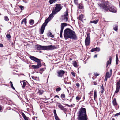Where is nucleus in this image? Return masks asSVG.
Returning <instances> with one entry per match:
<instances>
[{
    "label": "nucleus",
    "mask_w": 120,
    "mask_h": 120,
    "mask_svg": "<svg viewBox=\"0 0 120 120\" xmlns=\"http://www.w3.org/2000/svg\"><path fill=\"white\" fill-rule=\"evenodd\" d=\"M119 74L120 75V71L119 72Z\"/></svg>",
    "instance_id": "774afa93"
},
{
    "label": "nucleus",
    "mask_w": 120,
    "mask_h": 120,
    "mask_svg": "<svg viewBox=\"0 0 120 120\" xmlns=\"http://www.w3.org/2000/svg\"><path fill=\"white\" fill-rule=\"evenodd\" d=\"M53 11H52V13L49 15V17L45 20V22L43 24L40 30L41 34L43 33L45 26L47 24L48 22L53 17V15L56 14L53 13Z\"/></svg>",
    "instance_id": "20e7f679"
},
{
    "label": "nucleus",
    "mask_w": 120,
    "mask_h": 120,
    "mask_svg": "<svg viewBox=\"0 0 120 120\" xmlns=\"http://www.w3.org/2000/svg\"><path fill=\"white\" fill-rule=\"evenodd\" d=\"M79 120H87L86 110L85 108H81L78 112Z\"/></svg>",
    "instance_id": "7ed1b4c3"
},
{
    "label": "nucleus",
    "mask_w": 120,
    "mask_h": 120,
    "mask_svg": "<svg viewBox=\"0 0 120 120\" xmlns=\"http://www.w3.org/2000/svg\"><path fill=\"white\" fill-rule=\"evenodd\" d=\"M48 35L50 37L52 38H54V36L53 35H52L51 32H49L48 34Z\"/></svg>",
    "instance_id": "5701e85b"
},
{
    "label": "nucleus",
    "mask_w": 120,
    "mask_h": 120,
    "mask_svg": "<svg viewBox=\"0 0 120 120\" xmlns=\"http://www.w3.org/2000/svg\"><path fill=\"white\" fill-rule=\"evenodd\" d=\"M90 34H88L87 35V37L85 41L86 45V46H88L90 44Z\"/></svg>",
    "instance_id": "1a4fd4ad"
},
{
    "label": "nucleus",
    "mask_w": 120,
    "mask_h": 120,
    "mask_svg": "<svg viewBox=\"0 0 120 120\" xmlns=\"http://www.w3.org/2000/svg\"><path fill=\"white\" fill-rule=\"evenodd\" d=\"M24 21L25 23V24L26 25V18H25L24 19Z\"/></svg>",
    "instance_id": "c03bdc74"
},
{
    "label": "nucleus",
    "mask_w": 120,
    "mask_h": 120,
    "mask_svg": "<svg viewBox=\"0 0 120 120\" xmlns=\"http://www.w3.org/2000/svg\"><path fill=\"white\" fill-rule=\"evenodd\" d=\"M7 38L10 39L11 38V37L10 34H8L6 35Z\"/></svg>",
    "instance_id": "2f4dec72"
},
{
    "label": "nucleus",
    "mask_w": 120,
    "mask_h": 120,
    "mask_svg": "<svg viewBox=\"0 0 120 120\" xmlns=\"http://www.w3.org/2000/svg\"><path fill=\"white\" fill-rule=\"evenodd\" d=\"M108 78L106 77H105V80L106 81L107 80Z\"/></svg>",
    "instance_id": "13d9d810"
},
{
    "label": "nucleus",
    "mask_w": 120,
    "mask_h": 120,
    "mask_svg": "<svg viewBox=\"0 0 120 120\" xmlns=\"http://www.w3.org/2000/svg\"><path fill=\"white\" fill-rule=\"evenodd\" d=\"M44 69L43 68H42V69H40V71H44Z\"/></svg>",
    "instance_id": "5fc2aeb1"
},
{
    "label": "nucleus",
    "mask_w": 120,
    "mask_h": 120,
    "mask_svg": "<svg viewBox=\"0 0 120 120\" xmlns=\"http://www.w3.org/2000/svg\"><path fill=\"white\" fill-rule=\"evenodd\" d=\"M49 2L50 3V4H52L54 2L53 0H50L49 1Z\"/></svg>",
    "instance_id": "72a5a7b5"
},
{
    "label": "nucleus",
    "mask_w": 120,
    "mask_h": 120,
    "mask_svg": "<svg viewBox=\"0 0 120 120\" xmlns=\"http://www.w3.org/2000/svg\"><path fill=\"white\" fill-rule=\"evenodd\" d=\"M112 69H110V73L111 74H112Z\"/></svg>",
    "instance_id": "864d4df0"
},
{
    "label": "nucleus",
    "mask_w": 120,
    "mask_h": 120,
    "mask_svg": "<svg viewBox=\"0 0 120 120\" xmlns=\"http://www.w3.org/2000/svg\"><path fill=\"white\" fill-rule=\"evenodd\" d=\"M20 83L22 86V87L24 88L26 85V83L24 82L23 81H22L20 82Z\"/></svg>",
    "instance_id": "2eb2a0df"
},
{
    "label": "nucleus",
    "mask_w": 120,
    "mask_h": 120,
    "mask_svg": "<svg viewBox=\"0 0 120 120\" xmlns=\"http://www.w3.org/2000/svg\"><path fill=\"white\" fill-rule=\"evenodd\" d=\"M118 57L116 58V61H118Z\"/></svg>",
    "instance_id": "de8ad7c7"
},
{
    "label": "nucleus",
    "mask_w": 120,
    "mask_h": 120,
    "mask_svg": "<svg viewBox=\"0 0 120 120\" xmlns=\"http://www.w3.org/2000/svg\"><path fill=\"white\" fill-rule=\"evenodd\" d=\"M93 91H91V92H90V94H92V93H91V92H93Z\"/></svg>",
    "instance_id": "e2e57ef3"
},
{
    "label": "nucleus",
    "mask_w": 120,
    "mask_h": 120,
    "mask_svg": "<svg viewBox=\"0 0 120 120\" xmlns=\"http://www.w3.org/2000/svg\"><path fill=\"white\" fill-rule=\"evenodd\" d=\"M66 105L68 106V107H70V106L69 105H68V104H67Z\"/></svg>",
    "instance_id": "0e129e2a"
},
{
    "label": "nucleus",
    "mask_w": 120,
    "mask_h": 120,
    "mask_svg": "<svg viewBox=\"0 0 120 120\" xmlns=\"http://www.w3.org/2000/svg\"><path fill=\"white\" fill-rule=\"evenodd\" d=\"M73 66L75 67H77V62L76 61H75L73 62Z\"/></svg>",
    "instance_id": "bb28decb"
},
{
    "label": "nucleus",
    "mask_w": 120,
    "mask_h": 120,
    "mask_svg": "<svg viewBox=\"0 0 120 120\" xmlns=\"http://www.w3.org/2000/svg\"><path fill=\"white\" fill-rule=\"evenodd\" d=\"M4 20L7 21H8L9 20V19L8 17L7 16H5L4 17Z\"/></svg>",
    "instance_id": "cd10ccee"
},
{
    "label": "nucleus",
    "mask_w": 120,
    "mask_h": 120,
    "mask_svg": "<svg viewBox=\"0 0 120 120\" xmlns=\"http://www.w3.org/2000/svg\"><path fill=\"white\" fill-rule=\"evenodd\" d=\"M67 25L66 23L64 22L61 23V29L60 33V36L61 38H62V33L64 28Z\"/></svg>",
    "instance_id": "6e6552de"
},
{
    "label": "nucleus",
    "mask_w": 120,
    "mask_h": 120,
    "mask_svg": "<svg viewBox=\"0 0 120 120\" xmlns=\"http://www.w3.org/2000/svg\"><path fill=\"white\" fill-rule=\"evenodd\" d=\"M58 107L61 110L63 111L65 110L66 109V108L63 106L60 103L58 105Z\"/></svg>",
    "instance_id": "ddd939ff"
},
{
    "label": "nucleus",
    "mask_w": 120,
    "mask_h": 120,
    "mask_svg": "<svg viewBox=\"0 0 120 120\" xmlns=\"http://www.w3.org/2000/svg\"><path fill=\"white\" fill-rule=\"evenodd\" d=\"M19 7H20V9H21V10H22V9L23 8H24V7L23 6L21 5V6H19Z\"/></svg>",
    "instance_id": "79ce46f5"
},
{
    "label": "nucleus",
    "mask_w": 120,
    "mask_h": 120,
    "mask_svg": "<svg viewBox=\"0 0 120 120\" xmlns=\"http://www.w3.org/2000/svg\"><path fill=\"white\" fill-rule=\"evenodd\" d=\"M111 74H109V72H107L106 73L105 77L109 78L111 77Z\"/></svg>",
    "instance_id": "dca6fc26"
},
{
    "label": "nucleus",
    "mask_w": 120,
    "mask_h": 120,
    "mask_svg": "<svg viewBox=\"0 0 120 120\" xmlns=\"http://www.w3.org/2000/svg\"><path fill=\"white\" fill-rule=\"evenodd\" d=\"M55 117L56 120H60L57 116H55Z\"/></svg>",
    "instance_id": "f704fd0d"
},
{
    "label": "nucleus",
    "mask_w": 120,
    "mask_h": 120,
    "mask_svg": "<svg viewBox=\"0 0 120 120\" xmlns=\"http://www.w3.org/2000/svg\"><path fill=\"white\" fill-rule=\"evenodd\" d=\"M116 90L115 93H117L119 91L120 88V79H119V80L116 84Z\"/></svg>",
    "instance_id": "9b49d317"
},
{
    "label": "nucleus",
    "mask_w": 120,
    "mask_h": 120,
    "mask_svg": "<svg viewBox=\"0 0 120 120\" xmlns=\"http://www.w3.org/2000/svg\"><path fill=\"white\" fill-rule=\"evenodd\" d=\"M43 93V91L42 90H38V93L40 95H42Z\"/></svg>",
    "instance_id": "4be33fe9"
},
{
    "label": "nucleus",
    "mask_w": 120,
    "mask_h": 120,
    "mask_svg": "<svg viewBox=\"0 0 120 120\" xmlns=\"http://www.w3.org/2000/svg\"><path fill=\"white\" fill-rule=\"evenodd\" d=\"M76 85L77 87L79 88V87L80 85L79 83H77L76 84Z\"/></svg>",
    "instance_id": "ea45409f"
},
{
    "label": "nucleus",
    "mask_w": 120,
    "mask_h": 120,
    "mask_svg": "<svg viewBox=\"0 0 120 120\" xmlns=\"http://www.w3.org/2000/svg\"><path fill=\"white\" fill-rule=\"evenodd\" d=\"M57 0H53V2H55V1H57Z\"/></svg>",
    "instance_id": "69168bd1"
},
{
    "label": "nucleus",
    "mask_w": 120,
    "mask_h": 120,
    "mask_svg": "<svg viewBox=\"0 0 120 120\" xmlns=\"http://www.w3.org/2000/svg\"><path fill=\"white\" fill-rule=\"evenodd\" d=\"M101 90V93H102V94L103 93V92H104V90Z\"/></svg>",
    "instance_id": "4d7b16f0"
},
{
    "label": "nucleus",
    "mask_w": 120,
    "mask_h": 120,
    "mask_svg": "<svg viewBox=\"0 0 120 120\" xmlns=\"http://www.w3.org/2000/svg\"><path fill=\"white\" fill-rule=\"evenodd\" d=\"M112 120H115V119H114V118H112Z\"/></svg>",
    "instance_id": "338daca9"
},
{
    "label": "nucleus",
    "mask_w": 120,
    "mask_h": 120,
    "mask_svg": "<svg viewBox=\"0 0 120 120\" xmlns=\"http://www.w3.org/2000/svg\"><path fill=\"white\" fill-rule=\"evenodd\" d=\"M24 19H23L21 22V24H23V22H24Z\"/></svg>",
    "instance_id": "3c124183"
},
{
    "label": "nucleus",
    "mask_w": 120,
    "mask_h": 120,
    "mask_svg": "<svg viewBox=\"0 0 120 120\" xmlns=\"http://www.w3.org/2000/svg\"><path fill=\"white\" fill-rule=\"evenodd\" d=\"M81 97L80 96H77L76 98V100H79L80 99H81Z\"/></svg>",
    "instance_id": "c756f323"
},
{
    "label": "nucleus",
    "mask_w": 120,
    "mask_h": 120,
    "mask_svg": "<svg viewBox=\"0 0 120 120\" xmlns=\"http://www.w3.org/2000/svg\"><path fill=\"white\" fill-rule=\"evenodd\" d=\"M113 104L114 106L117 105V103L116 101V99L115 98H114L112 101Z\"/></svg>",
    "instance_id": "a211bd4d"
},
{
    "label": "nucleus",
    "mask_w": 120,
    "mask_h": 120,
    "mask_svg": "<svg viewBox=\"0 0 120 120\" xmlns=\"http://www.w3.org/2000/svg\"><path fill=\"white\" fill-rule=\"evenodd\" d=\"M99 75V74H98L97 73H96L95 74V76H98Z\"/></svg>",
    "instance_id": "09e8293b"
},
{
    "label": "nucleus",
    "mask_w": 120,
    "mask_h": 120,
    "mask_svg": "<svg viewBox=\"0 0 120 120\" xmlns=\"http://www.w3.org/2000/svg\"><path fill=\"white\" fill-rule=\"evenodd\" d=\"M65 73L64 71L63 70H60L57 72V76L58 77H62L63 76L64 74Z\"/></svg>",
    "instance_id": "9d476101"
},
{
    "label": "nucleus",
    "mask_w": 120,
    "mask_h": 120,
    "mask_svg": "<svg viewBox=\"0 0 120 120\" xmlns=\"http://www.w3.org/2000/svg\"><path fill=\"white\" fill-rule=\"evenodd\" d=\"M100 50V49L98 47H96V51H99Z\"/></svg>",
    "instance_id": "c9c22d12"
},
{
    "label": "nucleus",
    "mask_w": 120,
    "mask_h": 120,
    "mask_svg": "<svg viewBox=\"0 0 120 120\" xmlns=\"http://www.w3.org/2000/svg\"><path fill=\"white\" fill-rule=\"evenodd\" d=\"M101 7L104 11H107L108 10L112 12L115 13L117 11L115 7L112 6H109L108 1L104 2L101 5Z\"/></svg>",
    "instance_id": "f03ea898"
},
{
    "label": "nucleus",
    "mask_w": 120,
    "mask_h": 120,
    "mask_svg": "<svg viewBox=\"0 0 120 120\" xmlns=\"http://www.w3.org/2000/svg\"><path fill=\"white\" fill-rule=\"evenodd\" d=\"M113 28L114 30L116 31H117L118 30L117 26L116 25H115L113 26Z\"/></svg>",
    "instance_id": "b1692460"
},
{
    "label": "nucleus",
    "mask_w": 120,
    "mask_h": 120,
    "mask_svg": "<svg viewBox=\"0 0 120 120\" xmlns=\"http://www.w3.org/2000/svg\"><path fill=\"white\" fill-rule=\"evenodd\" d=\"M97 83L96 82H94V84L95 85H97Z\"/></svg>",
    "instance_id": "6e6d98bb"
},
{
    "label": "nucleus",
    "mask_w": 120,
    "mask_h": 120,
    "mask_svg": "<svg viewBox=\"0 0 120 120\" xmlns=\"http://www.w3.org/2000/svg\"><path fill=\"white\" fill-rule=\"evenodd\" d=\"M78 7L80 9H82L83 8V6L82 4L81 3H80L79 4V6Z\"/></svg>",
    "instance_id": "412c9836"
},
{
    "label": "nucleus",
    "mask_w": 120,
    "mask_h": 120,
    "mask_svg": "<svg viewBox=\"0 0 120 120\" xmlns=\"http://www.w3.org/2000/svg\"><path fill=\"white\" fill-rule=\"evenodd\" d=\"M64 36L66 40L68 38L76 39L77 37L75 33L69 28L65 29L64 32Z\"/></svg>",
    "instance_id": "f257e3e1"
},
{
    "label": "nucleus",
    "mask_w": 120,
    "mask_h": 120,
    "mask_svg": "<svg viewBox=\"0 0 120 120\" xmlns=\"http://www.w3.org/2000/svg\"><path fill=\"white\" fill-rule=\"evenodd\" d=\"M56 97H57L58 98H59V96H58V95H56L55 96V97L54 98H55Z\"/></svg>",
    "instance_id": "8fccbe9b"
},
{
    "label": "nucleus",
    "mask_w": 120,
    "mask_h": 120,
    "mask_svg": "<svg viewBox=\"0 0 120 120\" xmlns=\"http://www.w3.org/2000/svg\"><path fill=\"white\" fill-rule=\"evenodd\" d=\"M116 57H118V55L117 54H116Z\"/></svg>",
    "instance_id": "680f3d73"
},
{
    "label": "nucleus",
    "mask_w": 120,
    "mask_h": 120,
    "mask_svg": "<svg viewBox=\"0 0 120 120\" xmlns=\"http://www.w3.org/2000/svg\"><path fill=\"white\" fill-rule=\"evenodd\" d=\"M61 90V88L60 87L57 88L56 89V92H58L60 91Z\"/></svg>",
    "instance_id": "7c9ffc66"
},
{
    "label": "nucleus",
    "mask_w": 120,
    "mask_h": 120,
    "mask_svg": "<svg viewBox=\"0 0 120 120\" xmlns=\"http://www.w3.org/2000/svg\"><path fill=\"white\" fill-rule=\"evenodd\" d=\"M78 0H74V2L76 4H77Z\"/></svg>",
    "instance_id": "a19ab883"
},
{
    "label": "nucleus",
    "mask_w": 120,
    "mask_h": 120,
    "mask_svg": "<svg viewBox=\"0 0 120 120\" xmlns=\"http://www.w3.org/2000/svg\"><path fill=\"white\" fill-rule=\"evenodd\" d=\"M97 97V92L96 90H95L94 91V99L95 100L96 98Z\"/></svg>",
    "instance_id": "6ab92c4d"
},
{
    "label": "nucleus",
    "mask_w": 120,
    "mask_h": 120,
    "mask_svg": "<svg viewBox=\"0 0 120 120\" xmlns=\"http://www.w3.org/2000/svg\"><path fill=\"white\" fill-rule=\"evenodd\" d=\"M71 74L73 75V76H74L75 77V73L73 72H72L71 73Z\"/></svg>",
    "instance_id": "37998d69"
},
{
    "label": "nucleus",
    "mask_w": 120,
    "mask_h": 120,
    "mask_svg": "<svg viewBox=\"0 0 120 120\" xmlns=\"http://www.w3.org/2000/svg\"><path fill=\"white\" fill-rule=\"evenodd\" d=\"M55 6V9H53L52 11H53V13L56 14L61 10L62 7L61 5L59 4H56Z\"/></svg>",
    "instance_id": "0eeeda50"
},
{
    "label": "nucleus",
    "mask_w": 120,
    "mask_h": 120,
    "mask_svg": "<svg viewBox=\"0 0 120 120\" xmlns=\"http://www.w3.org/2000/svg\"><path fill=\"white\" fill-rule=\"evenodd\" d=\"M3 47V45L2 44L0 43V47Z\"/></svg>",
    "instance_id": "49530a36"
},
{
    "label": "nucleus",
    "mask_w": 120,
    "mask_h": 120,
    "mask_svg": "<svg viewBox=\"0 0 120 120\" xmlns=\"http://www.w3.org/2000/svg\"><path fill=\"white\" fill-rule=\"evenodd\" d=\"M30 58L32 60L38 63V64L36 65H33L32 67L34 69H37L40 68L41 66V64L40 60L34 56H30Z\"/></svg>",
    "instance_id": "39448f33"
},
{
    "label": "nucleus",
    "mask_w": 120,
    "mask_h": 120,
    "mask_svg": "<svg viewBox=\"0 0 120 120\" xmlns=\"http://www.w3.org/2000/svg\"><path fill=\"white\" fill-rule=\"evenodd\" d=\"M22 116L24 119H25V120H29L28 119V118H29L26 117L25 114L24 113L23 114Z\"/></svg>",
    "instance_id": "aec40b11"
},
{
    "label": "nucleus",
    "mask_w": 120,
    "mask_h": 120,
    "mask_svg": "<svg viewBox=\"0 0 120 120\" xmlns=\"http://www.w3.org/2000/svg\"><path fill=\"white\" fill-rule=\"evenodd\" d=\"M68 11L67 10L65 14L63 16L64 18L63 19L64 20L65 22H67L68 21Z\"/></svg>",
    "instance_id": "f8f14e48"
},
{
    "label": "nucleus",
    "mask_w": 120,
    "mask_h": 120,
    "mask_svg": "<svg viewBox=\"0 0 120 120\" xmlns=\"http://www.w3.org/2000/svg\"><path fill=\"white\" fill-rule=\"evenodd\" d=\"M61 98H64L65 97V96L64 94H61Z\"/></svg>",
    "instance_id": "e433bc0d"
},
{
    "label": "nucleus",
    "mask_w": 120,
    "mask_h": 120,
    "mask_svg": "<svg viewBox=\"0 0 120 120\" xmlns=\"http://www.w3.org/2000/svg\"><path fill=\"white\" fill-rule=\"evenodd\" d=\"M84 17V16L83 15H80L79 18V20L81 21H82Z\"/></svg>",
    "instance_id": "f3484780"
},
{
    "label": "nucleus",
    "mask_w": 120,
    "mask_h": 120,
    "mask_svg": "<svg viewBox=\"0 0 120 120\" xmlns=\"http://www.w3.org/2000/svg\"><path fill=\"white\" fill-rule=\"evenodd\" d=\"M112 60V58L111 57H110L109 58V60L106 63L107 64V66H106V67H107V66L109 65V64H111V62Z\"/></svg>",
    "instance_id": "4468645a"
},
{
    "label": "nucleus",
    "mask_w": 120,
    "mask_h": 120,
    "mask_svg": "<svg viewBox=\"0 0 120 120\" xmlns=\"http://www.w3.org/2000/svg\"><path fill=\"white\" fill-rule=\"evenodd\" d=\"M96 48L92 49L91 50V51L92 52L96 51Z\"/></svg>",
    "instance_id": "4c0bfd02"
},
{
    "label": "nucleus",
    "mask_w": 120,
    "mask_h": 120,
    "mask_svg": "<svg viewBox=\"0 0 120 120\" xmlns=\"http://www.w3.org/2000/svg\"><path fill=\"white\" fill-rule=\"evenodd\" d=\"M116 61V64L117 65L118 64V61Z\"/></svg>",
    "instance_id": "bf43d9fd"
},
{
    "label": "nucleus",
    "mask_w": 120,
    "mask_h": 120,
    "mask_svg": "<svg viewBox=\"0 0 120 120\" xmlns=\"http://www.w3.org/2000/svg\"><path fill=\"white\" fill-rule=\"evenodd\" d=\"M98 22V20H94L90 22L91 23H93L96 24Z\"/></svg>",
    "instance_id": "a878e982"
},
{
    "label": "nucleus",
    "mask_w": 120,
    "mask_h": 120,
    "mask_svg": "<svg viewBox=\"0 0 120 120\" xmlns=\"http://www.w3.org/2000/svg\"><path fill=\"white\" fill-rule=\"evenodd\" d=\"M10 84H11V87L14 90H15V88H14V87L13 86V84H12V82H11V81H10Z\"/></svg>",
    "instance_id": "c85d7f7f"
},
{
    "label": "nucleus",
    "mask_w": 120,
    "mask_h": 120,
    "mask_svg": "<svg viewBox=\"0 0 120 120\" xmlns=\"http://www.w3.org/2000/svg\"><path fill=\"white\" fill-rule=\"evenodd\" d=\"M34 23V21L33 20H31L29 22V23L31 25H32Z\"/></svg>",
    "instance_id": "393cba45"
},
{
    "label": "nucleus",
    "mask_w": 120,
    "mask_h": 120,
    "mask_svg": "<svg viewBox=\"0 0 120 120\" xmlns=\"http://www.w3.org/2000/svg\"><path fill=\"white\" fill-rule=\"evenodd\" d=\"M101 90H104V88L103 85H102V86H101Z\"/></svg>",
    "instance_id": "a18cd8bd"
},
{
    "label": "nucleus",
    "mask_w": 120,
    "mask_h": 120,
    "mask_svg": "<svg viewBox=\"0 0 120 120\" xmlns=\"http://www.w3.org/2000/svg\"><path fill=\"white\" fill-rule=\"evenodd\" d=\"M97 55H95L94 56V58L97 57Z\"/></svg>",
    "instance_id": "603ef678"
},
{
    "label": "nucleus",
    "mask_w": 120,
    "mask_h": 120,
    "mask_svg": "<svg viewBox=\"0 0 120 120\" xmlns=\"http://www.w3.org/2000/svg\"><path fill=\"white\" fill-rule=\"evenodd\" d=\"M53 112H54V116H57V114L56 112V110L55 109L54 110Z\"/></svg>",
    "instance_id": "473e14b6"
},
{
    "label": "nucleus",
    "mask_w": 120,
    "mask_h": 120,
    "mask_svg": "<svg viewBox=\"0 0 120 120\" xmlns=\"http://www.w3.org/2000/svg\"><path fill=\"white\" fill-rule=\"evenodd\" d=\"M56 48V47L54 46L50 45L46 46H42L38 45L37 46V49L38 50H53Z\"/></svg>",
    "instance_id": "423d86ee"
},
{
    "label": "nucleus",
    "mask_w": 120,
    "mask_h": 120,
    "mask_svg": "<svg viewBox=\"0 0 120 120\" xmlns=\"http://www.w3.org/2000/svg\"><path fill=\"white\" fill-rule=\"evenodd\" d=\"M115 116H117L118 115H120V112L119 113H117L115 115H114Z\"/></svg>",
    "instance_id": "58836bf2"
},
{
    "label": "nucleus",
    "mask_w": 120,
    "mask_h": 120,
    "mask_svg": "<svg viewBox=\"0 0 120 120\" xmlns=\"http://www.w3.org/2000/svg\"><path fill=\"white\" fill-rule=\"evenodd\" d=\"M2 109V107L0 105V111Z\"/></svg>",
    "instance_id": "052dcab7"
}]
</instances>
